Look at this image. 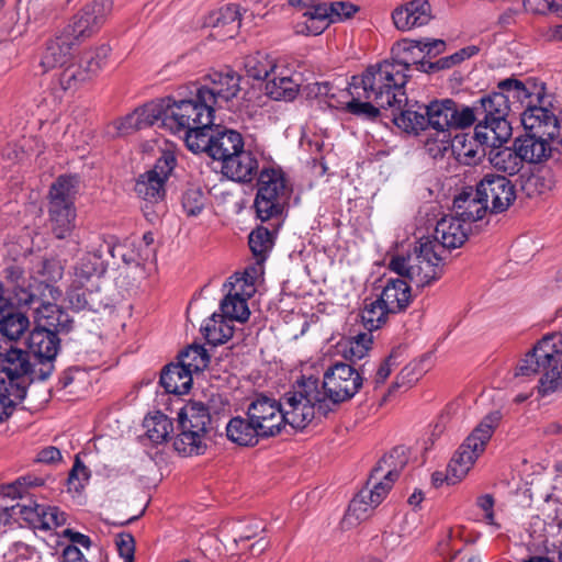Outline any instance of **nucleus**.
I'll return each mask as SVG.
<instances>
[{
    "mask_svg": "<svg viewBox=\"0 0 562 562\" xmlns=\"http://www.w3.org/2000/svg\"><path fill=\"white\" fill-rule=\"evenodd\" d=\"M411 65L398 60H383L353 76L350 93L373 101L385 112L394 104L406 101L405 86Z\"/></svg>",
    "mask_w": 562,
    "mask_h": 562,
    "instance_id": "2",
    "label": "nucleus"
},
{
    "mask_svg": "<svg viewBox=\"0 0 562 562\" xmlns=\"http://www.w3.org/2000/svg\"><path fill=\"white\" fill-rule=\"evenodd\" d=\"M317 379L308 378L299 382L292 391L286 392L281 400L284 424L294 429H304L315 418V401Z\"/></svg>",
    "mask_w": 562,
    "mask_h": 562,
    "instance_id": "12",
    "label": "nucleus"
},
{
    "mask_svg": "<svg viewBox=\"0 0 562 562\" xmlns=\"http://www.w3.org/2000/svg\"><path fill=\"white\" fill-rule=\"evenodd\" d=\"M36 273L40 274L43 280L37 281L40 290L44 289L49 292L54 297V293L60 294V292L52 286L50 282H56L63 277V267L55 259H42L36 268Z\"/></svg>",
    "mask_w": 562,
    "mask_h": 562,
    "instance_id": "54",
    "label": "nucleus"
},
{
    "mask_svg": "<svg viewBox=\"0 0 562 562\" xmlns=\"http://www.w3.org/2000/svg\"><path fill=\"white\" fill-rule=\"evenodd\" d=\"M111 48L110 46L103 44L94 49H90L85 53L83 57L81 58V64H83L85 68L87 70L92 69L93 70V78L97 76V74L100 71V69L105 64L109 55H110Z\"/></svg>",
    "mask_w": 562,
    "mask_h": 562,
    "instance_id": "62",
    "label": "nucleus"
},
{
    "mask_svg": "<svg viewBox=\"0 0 562 562\" xmlns=\"http://www.w3.org/2000/svg\"><path fill=\"white\" fill-rule=\"evenodd\" d=\"M29 317L13 306H0V334L9 340H18L29 328Z\"/></svg>",
    "mask_w": 562,
    "mask_h": 562,
    "instance_id": "40",
    "label": "nucleus"
},
{
    "mask_svg": "<svg viewBox=\"0 0 562 562\" xmlns=\"http://www.w3.org/2000/svg\"><path fill=\"white\" fill-rule=\"evenodd\" d=\"M205 25L211 29L210 37L217 41L234 38L241 25L239 4L229 3L209 14Z\"/></svg>",
    "mask_w": 562,
    "mask_h": 562,
    "instance_id": "23",
    "label": "nucleus"
},
{
    "mask_svg": "<svg viewBox=\"0 0 562 562\" xmlns=\"http://www.w3.org/2000/svg\"><path fill=\"white\" fill-rule=\"evenodd\" d=\"M387 112L389 114L385 116L390 117L398 128L406 133L418 134L428 128L425 105L418 106V110H412L407 106L406 100L405 102H401L398 106L394 104Z\"/></svg>",
    "mask_w": 562,
    "mask_h": 562,
    "instance_id": "33",
    "label": "nucleus"
},
{
    "mask_svg": "<svg viewBox=\"0 0 562 562\" xmlns=\"http://www.w3.org/2000/svg\"><path fill=\"white\" fill-rule=\"evenodd\" d=\"M539 105H528L521 113L526 134L514 140L524 162L541 164L549 159L562 165V111L555 114L538 98Z\"/></svg>",
    "mask_w": 562,
    "mask_h": 562,
    "instance_id": "1",
    "label": "nucleus"
},
{
    "mask_svg": "<svg viewBox=\"0 0 562 562\" xmlns=\"http://www.w3.org/2000/svg\"><path fill=\"white\" fill-rule=\"evenodd\" d=\"M501 420V414L493 412L486 415L465 438L451 458L448 467L453 481H462L472 469L477 458L485 451Z\"/></svg>",
    "mask_w": 562,
    "mask_h": 562,
    "instance_id": "9",
    "label": "nucleus"
},
{
    "mask_svg": "<svg viewBox=\"0 0 562 562\" xmlns=\"http://www.w3.org/2000/svg\"><path fill=\"white\" fill-rule=\"evenodd\" d=\"M106 271L102 260L101 250L88 252L74 268V278L70 284L89 285L98 284L100 277Z\"/></svg>",
    "mask_w": 562,
    "mask_h": 562,
    "instance_id": "35",
    "label": "nucleus"
},
{
    "mask_svg": "<svg viewBox=\"0 0 562 562\" xmlns=\"http://www.w3.org/2000/svg\"><path fill=\"white\" fill-rule=\"evenodd\" d=\"M386 495L385 488L376 486V483H371L370 480H367L366 485L350 502L345 521L353 524L368 519L373 509L381 504Z\"/></svg>",
    "mask_w": 562,
    "mask_h": 562,
    "instance_id": "24",
    "label": "nucleus"
},
{
    "mask_svg": "<svg viewBox=\"0 0 562 562\" xmlns=\"http://www.w3.org/2000/svg\"><path fill=\"white\" fill-rule=\"evenodd\" d=\"M363 368L355 369L351 364L336 362L330 366L323 376V389L333 403H344L351 400L362 387Z\"/></svg>",
    "mask_w": 562,
    "mask_h": 562,
    "instance_id": "13",
    "label": "nucleus"
},
{
    "mask_svg": "<svg viewBox=\"0 0 562 562\" xmlns=\"http://www.w3.org/2000/svg\"><path fill=\"white\" fill-rule=\"evenodd\" d=\"M222 172L234 181L250 182L258 173V160L243 148L222 164Z\"/></svg>",
    "mask_w": 562,
    "mask_h": 562,
    "instance_id": "32",
    "label": "nucleus"
},
{
    "mask_svg": "<svg viewBox=\"0 0 562 562\" xmlns=\"http://www.w3.org/2000/svg\"><path fill=\"white\" fill-rule=\"evenodd\" d=\"M210 362L206 349L201 345H192L179 353V363L189 369V373L204 370Z\"/></svg>",
    "mask_w": 562,
    "mask_h": 562,
    "instance_id": "53",
    "label": "nucleus"
},
{
    "mask_svg": "<svg viewBox=\"0 0 562 562\" xmlns=\"http://www.w3.org/2000/svg\"><path fill=\"white\" fill-rule=\"evenodd\" d=\"M221 314L214 313L202 327L206 341L213 346L228 341L234 334V327L229 319L226 321Z\"/></svg>",
    "mask_w": 562,
    "mask_h": 562,
    "instance_id": "47",
    "label": "nucleus"
},
{
    "mask_svg": "<svg viewBox=\"0 0 562 562\" xmlns=\"http://www.w3.org/2000/svg\"><path fill=\"white\" fill-rule=\"evenodd\" d=\"M180 432L173 441L175 449L183 456L203 454L207 448V435L215 423L204 403L190 401L178 414Z\"/></svg>",
    "mask_w": 562,
    "mask_h": 562,
    "instance_id": "7",
    "label": "nucleus"
},
{
    "mask_svg": "<svg viewBox=\"0 0 562 562\" xmlns=\"http://www.w3.org/2000/svg\"><path fill=\"white\" fill-rule=\"evenodd\" d=\"M428 128L442 135L437 145L436 153L443 154L450 147L451 130H463L473 124L470 106L460 105L452 99L434 100L425 105Z\"/></svg>",
    "mask_w": 562,
    "mask_h": 562,
    "instance_id": "8",
    "label": "nucleus"
},
{
    "mask_svg": "<svg viewBox=\"0 0 562 562\" xmlns=\"http://www.w3.org/2000/svg\"><path fill=\"white\" fill-rule=\"evenodd\" d=\"M408 462V458L403 447H396L390 453L383 456L375 467L371 470L368 480L376 483V486L385 488L389 494L394 482L398 479L401 472Z\"/></svg>",
    "mask_w": 562,
    "mask_h": 562,
    "instance_id": "22",
    "label": "nucleus"
},
{
    "mask_svg": "<svg viewBox=\"0 0 562 562\" xmlns=\"http://www.w3.org/2000/svg\"><path fill=\"white\" fill-rule=\"evenodd\" d=\"M289 3L297 8L302 11L301 15L296 19L293 30L297 35L311 36L312 32H306L301 26H310V16H315V9L322 8L325 5V0H289Z\"/></svg>",
    "mask_w": 562,
    "mask_h": 562,
    "instance_id": "56",
    "label": "nucleus"
},
{
    "mask_svg": "<svg viewBox=\"0 0 562 562\" xmlns=\"http://www.w3.org/2000/svg\"><path fill=\"white\" fill-rule=\"evenodd\" d=\"M268 78L266 93L273 100H293L297 93V83L289 76Z\"/></svg>",
    "mask_w": 562,
    "mask_h": 562,
    "instance_id": "52",
    "label": "nucleus"
},
{
    "mask_svg": "<svg viewBox=\"0 0 562 562\" xmlns=\"http://www.w3.org/2000/svg\"><path fill=\"white\" fill-rule=\"evenodd\" d=\"M60 340L56 333L49 331L38 326L31 331L27 345L29 353H32L35 358V366H37L36 376L40 381L47 380L54 369V361L59 350Z\"/></svg>",
    "mask_w": 562,
    "mask_h": 562,
    "instance_id": "17",
    "label": "nucleus"
},
{
    "mask_svg": "<svg viewBox=\"0 0 562 562\" xmlns=\"http://www.w3.org/2000/svg\"><path fill=\"white\" fill-rule=\"evenodd\" d=\"M37 366L30 360V353L12 346L8 348L0 347V374L7 376L33 378L36 376Z\"/></svg>",
    "mask_w": 562,
    "mask_h": 562,
    "instance_id": "28",
    "label": "nucleus"
},
{
    "mask_svg": "<svg viewBox=\"0 0 562 562\" xmlns=\"http://www.w3.org/2000/svg\"><path fill=\"white\" fill-rule=\"evenodd\" d=\"M396 29L407 31L423 26L431 20V7L428 0H411L392 14Z\"/></svg>",
    "mask_w": 562,
    "mask_h": 562,
    "instance_id": "29",
    "label": "nucleus"
},
{
    "mask_svg": "<svg viewBox=\"0 0 562 562\" xmlns=\"http://www.w3.org/2000/svg\"><path fill=\"white\" fill-rule=\"evenodd\" d=\"M144 427L149 440L156 445L165 442L173 430L171 419L160 412L145 418Z\"/></svg>",
    "mask_w": 562,
    "mask_h": 562,
    "instance_id": "51",
    "label": "nucleus"
},
{
    "mask_svg": "<svg viewBox=\"0 0 562 562\" xmlns=\"http://www.w3.org/2000/svg\"><path fill=\"white\" fill-rule=\"evenodd\" d=\"M359 8L348 1L326 2L324 7L315 9V16H310L308 25L301 26L306 32H312L311 36L322 34L330 24L350 19Z\"/></svg>",
    "mask_w": 562,
    "mask_h": 562,
    "instance_id": "25",
    "label": "nucleus"
},
{
    "mask_svg": "<svg viewBox=\"0 0 562 562\" xmlns=\"http://www.w3.org/2000/svg\"><path fill=\"white\" fill-rule=\"evenodd\" d=\"M177 159L172 151H164L154 168L140 175L135 183L136 194L151 203L161 202L166 195L165 182L176 167Z\"/></svg>",
    "mask_w": 562,
    "mask_h": 562,
    "instance_id": "15",
    "label": "nucleus"
},
{
    "mask_svg": "<svg viewBox=\"0 0 562 562\" xmlns=\"http://www.w3.org/2000/svg\"><path fill=\"white\" fill-rule=\"evenodd\" d=\"M78 44L64 31L60 35L49 40L41 59L44 71L54 68H63L72 61V53Z\"/></svg>",
    "mask_w": 562,
    "mask_h": 562,
    "instance_id": "30",
    "label": "nucleus"
},
{
    "mask_svg": "<svg viewBox=\"0 0 562 562\" xmlns=\"http://www.w3.org/2000/svg\"><path fill=\"white\" fill-rule=\"evenodd\" d=\"M226 436L227 438L239 445L246 447H254L258 443L261 435L254 424L248 417H234L229 420L226 426Z\"/></svg>",
    "mask_w": 562,
    "mask_h": 562,
    "instance_id": "42",
    "label": "nucleus"
},
{
    "mask_svg": "<svg viewBox=\"0 0 562 562\" xmlns=\"http://www.w3.org/2000/svg\"><path fill=\"white\" fill-rule=\"evenodd\" d=\"M373 338L371 334L361 333L349 339L344 349V357L351 362L363 359L371 350Z\"/></svg>",
    "mask_w": 562,
    "mask_h": 562,
    "instance_id": "58",
    "label": "nucleus"
},
{
    "mask_svg": "<svg viewBox=\"0 0 562 562\" xmlns=\"http://www.w3.org/2000/svg\"><path fill=\"white\" fill-rule=\"evenodd\" d=\"M469 227L454 215H446L439 220L434 231V241L442 255L445 249L461 247L468 239Z\"/></svg>",
    "mask_w": 562,
    "mask_h": 562,
    "instance_id": "27",
    "label": "nucleus"
},
{
    "mask_svg": "<svg viewBox=\"0 0 562 562\" xmlns=\"http://www.w3.org/2000/svg\"><path fill=\"white\" fill-rule=\"evenodd\" d=\"M36 315V326L49 329V331L56 333H69L72 328V319L68 313L61 310L58 305L52 303H45L41 297V301L32 306Z\"/></svg>",
    "mask_w": 562,
    "mask_h": 562,
    "instance_id": "31",
    "label": "nucleus"
},
{
    "mask_svg": "<svg viewBox=\"0 0 562 562\" xmlns=\"http://www.w3.org/2000/svg\"><path fill=\"white\" fill-rule=\"evenodd\" d=\"M390 314L392 313L389 312V308L379 297L370 302L366 300L361 310V321L364 328L372 331L381 328L386 323Z\"/></svg>",
    "mask_w": 562,
    "mask_h": 562,
    "instance_id": "50",
    "label": "nucleus"
},
{
    "mask_svg": "<svg viewBox=\"0 0 562 562\" xmlns=\"http://www.w3.org/2000/svg\"><path fill=\"white\" fill-rule=\"evenodd\" d=\"M7 300L13 301L18 306L32 307L41 301L37 281L27 276L25 269L18 260L8 262L3 270Z\"/></svg>",
    "mask_w": 562,
    "mask_h": 562,
    "instance_id": "14",
    "label": "nucleus"
},
{
    "mask_svg": "<svg viewBox=\"0 0 562 562\" xmlns=\"http://www.w3.org/2000/svg\"><path fill=\"white\" fill-rule=\"evenodd\" d=\"M257 186L254 203L257 216L262 222L280 216L289 199L283 172L274 168L262 169Z\"/></svg>",
    "mask_w": 562,
    "mask_h": 562,
    "instance_id": "11",
    "label": "nucleus"
},
{
    "mask_svg": "<svg viewBox=\"0 0 562 562\" xmlns=\"http://www.w3.org/2000/svg\"><path fill=\"white\" fill-rule=\"evenodd\" d=\"M112 5L111 0H95L86 4L74 15L64 32L79 45L81 41L99 31L112 11Z\"/></svg>",
    "mask_w": 562,
    "mask_h": 562,
    "instance_id": "16",
    "label": "nucleus"
},
{
    "mask_svg": "<svg viewBox=\"0 0 562 562\" xmlns=\"http://www.w3.org/2000/svg\"><path fill=\"white\" fill-rule=\"evenodd\" d=\"M49 226L53 235L58 239L70 236L75 228V205H48Z\"/></svg>",
    "mask_w": 562,
    "mask_h": 562,
    "instance_id": "41",
    "label": "nucleus"
},
{
    "mask_svg": "<svg viewBox=\"0 0 562 562\" xmlns=\"http://www.w3.org/2000/svg\"><path fill=\"white\" fill-rule=\"evenodd\" d=\"M488 161L497 171L508 176L517 175L524 167V161L515 146L494 147L488 151Z\"/></svg>",
    "mask_w": 562,
    "mask_h": 562,
    "instance_id": "43",
    "label": "nucleus"
},
{
    "mask_svg": "<svg viewBox=\"0 0 562 562\" xmlns=\"http://www.w3.org/2000/svg\"><path fill=\"white\" fill-rule=\"evenodd\" d=\"M93 79V70L83 64L69 63L58 74V83L64 91H75Z\"/></svg>",
    "mask_w": 562,
    "mask_h": 562,
    "instance_id": "44",
    "label": "nucleus"
},
{
    "mask_svg": "<svg viewBox=\"0 0 562 562\" xmlns=\"http://www.w3.org/2000/svg\"><path fill=\"white\" fill-rule=\"evenodd\" d=\"M248 244L254 256L263 260L272 247L271 233L265 227L257 228L250 233Z\"/></svg>",
    "mask_w": 562,
    "mask_h": 562,
    "instance_id": "61",
    "label": "nucleus"
},
{
    "mask_svg": "<svg viewBox=\"0 0 562 562\" xmlns=\"http://www.w3.org/2000/svg\"><path fill=\"white\" fill-rule=\"evenodd\" d=\"M244 68L248 77L268 81V78L273 75L277 64L268 54L257 52L245 57Z\"/></svg>",
    "mask_w": 562,
    "mask_h": 562,
    "instance_id": "48",
    "label": "nucleus"
},
{
    "mask_svg": "<svg viewBox=\"0 0 562 562\" xmlns=\"http://www.w3.org/2000/svg\"><path fill=\"white\" fill-rule=\"evenodd\" d=\"M477 194L482 196L491 213H503L516 200V187L505 176L487 173L476 184Z\"/></svg>",
    "mask_w": 562,
    "mask_h": 562,
    "instance_id": "18",
    "label": "nucleus"
},
{
    "mask_svg": "<svg viewBox=\"0 0 562 562\" xmlns=\"http://www.w3.org/2000/svg\"><path fill=\"white\" fill-rule=\"evenodd\" d=\"M520 179V189L529 199L546 195L555 187L554 175L549 169H538L529 175H522Z\"/></svg>",
    "mask_w": 562,
    "mask_h": 562,
    "instance_id": "38",
    "label": "nucleus"
},
{
    "mask_svg": "<svg viewBox=\"0 0 562 562\" xmlns=\"http://www.w3.org/2000/svg\"><path fill=\"white\" fill-rule=\"evenodd\" d=\"M33 378L7 376L0 374V398L13 406L19 405L25 397Z\"/></svg>",
    "mask_w": 562,
    "mask_h": 562,
    "instance_id": "46",
    "label": "nucleus"
},
{
    "mask_svg": "<svg viewBox=\"0 0 562 562\" xmlns=\"http://www.w3.org/2000/svg\"><path fill=\"white\" fill-rule=\"evenodd\" d=\"M350 94L352 99L347 102L346 111L352 115L375 121L381 116L382 111H384V109L380 108L378 104L374 105L373 101L364 100L363 97H359L353 93Z\"/></svg>",
    "mask_w": 562,
    "mask_h": 562,
    "instance_id": "57",
    "label": "nucleus"
},
{
    "mask_svg": "<svg viewBox=\"0 0 562 562\" xmlns=\"http://www.w3.org/2000/svg\"><path fill=\"white\" fill-rule=\"evenodd\" d=\"M44 483L45 479L27 474L8 485L4 495L21 499L12 508L31 527L52 530L66 524V514L56 506L37 504L33 496L27 494V488L42 486Z\"/></svg>",
    "mask_w": 562,
    "mask_h": 562,
    "instance_id": "5",
    "label": "nucleus"
},
{
    "mask_svg": "<svg viewBox=\"0 0 562 562\" xmlns=\"http://www.w3.org/2000/svg\"><path fill=\"white\" fill-rule=\"evenodd\" d=\"M498 91H493L482 97L473 106H470L473 123L477 117L488 124L502 140H507L512 135L510 122L508 121L512 111L510 98L524 102L531 97V92L525 83L515 78H506L497 83Z\"/></svg>",
    "mask_w": 562,
    "mask_h": 562,
    "instance_id": "4",
    "label": "nucleus"
},
{
    "mask_svg": "<svg viewBox=\"0 0 562 562\" xmlns=\"http://www.w3.org/2000/svg\"><path fill=\"white\" fill-rule=\"evenodd\" d=\"M160 385L167 393L186 394L191 389L192 375L180 363H170L161 371Z\"/></svg>",
    "mask_w": 562,
    "mask_h": 562,
    "instance_id": "39",
    "label": "nucleus"
},
{
    "mask_svg": "<svg viewBox=\"0 0 562 562\" xmlns=\"http://www.w3.org/2000/svg\"><path fill=\"white\" fill-rule=\"evenodd\" d=\"M207 201V196L201 188H189L182 195V207L188 216L199 215Z\"/></svg>",
    "mask_w": 562,
    "mask_h": 562,
    "instance_id": "60",
    "label": "nucleus"
},
{
    "mask_svg": "<svg viewBox=\"0 0 562 562\" xmlns=\"http://www.w3.org/2000/svg\"><path fill=\"white\" fill-rule=\"evenodd\" d=\"M66 301L74 311H90L98 313L109 305V299L101 291L99 284L80 285L70 284L67 290Z\"/></svg>",
    "mask_w": 562,
    "mask_h": 562,
    "instance_id": "26",
    "label": "nucleus"
},
{
    "mask_svg": "<svg viewBox=\"0 0 562 562\" xmlns=\"http://www.w3.org/2000/svg\"><path fill=\"white\" fill-rule=\"evenodd\" d=\"M77 183L75 176H59L50 186L48 205H74Z\"/></svg>",
    "mask_w": 562,
    "mask_h": 562,
    "instance_id": "49",
    "label": "nucleus"
},
{
    "mask_svg": "<svg viewBox=\"0 0 562 562\" xmlns=\"http://www.w3.org/2000/svg\"><path fill=\"white\" fill-rule=\"evenodd\" d=\"M477 53H479L477 46L471 45V46L463 47L460 50L456 52L454 54L447 56V57H442L435 63H430V61L427 63L428 68L425 69V71L429 72V71L451 68L452 66H456V65L462 63L463 60L476 55Z\"/></svg>",
    "mask_w": 562,
    "mask_h": 562,
    "instance_id": "59",
    "label": "nucleus"
},
{
    "mask_svg": "<svg viewBox=\"0 0 562 562\" xmlns=\"http://www.w3.org/2000/svg\"><path fill=\"white\" fill-rule=\"evenodd\" d=\"M220 307L222 312L221 315L228 318L229 322L238 321L244 323L249 318L250 315L246 300L238 293L227 294L222 300Z\"/></svg>",
    "mask_w": 562,
    "mask_h": 562,
    "instance_id": "55",
    "label": "nucleus"
},
{
    "mask_svg": "<svg viewBox=\"0 0 562 562\" xmlns=\"http://www.w3.org/2000/svg\"><path fill=\"white\" fill-rule=\"evenodd\" d=\"M379 299L385 304L389 312L400 313L406 310L411 303V286L405 280L390 279L386 281Z\"/></svg>",
    "mask_w": 562,
    "mask_h": 562,
    "instance_id": "37",
    "label": "nucleus"
},
{
    "mask_svg": "<svg viewBox=\"0 0 562 562\" xmlns=\"http://www.w3.org/2000/svg\"><path fill=\"white\" fill-rule=\"evenodd\" d=\"M402 353V347L398 346L394 348L391 353L380 363L375 376L374 383L376 385L383 384L385 380L391 374L394 367L398 363L396 362L397 357Z\"/></svg>",
    "mask_w": 562,
    "mask_h": 562,
    "instance_id": "64",
    "label": "nucleus"
},
{
    "mask_svg": "<svg viewBox=\"0 0 562 562\" xmlns=\"http://www.w3.org/2000/svg\"><path fill=\"white\" fill-rule=\"evenodd\" d=\"M191 98L173 100L172 98H164L165 119L164 127L172 133H183L200 124H212L214 120V111L207 102L196 94V89L190 92Z\"/></svg>",
    "mask_w": 562,
    "mask_h": 562,
    "instance_id": "10",
    "label": "nucleus"
},
{
    "mask_svg": "<svg viewBox=\"0 0 562 562\" xmlns=\"http://www.w3.org/2000/svg\"><path fill=\"white\" fill-rule=\"evenodd\" d=\"M487 211L488 206L485 201L482 200V196H479L477 189L475 193L472 189L470 191H463L453 200V215L465 225L482 220Z\"/></svg>",
    "mask_w": 562,
    "mask_h": 562,
    "instance_id": "34",
    "label": "nucleus"
},
{
    "mask_svg": "<svg viewBox=\"0 0 562 562\" xmlns=\"http://www.w3.org/2000/svg\"><path fill=\"white\" fill-rule=\"evenodd\" d=\"M477 124L474 128V138L481 144L486 145L491 148L497 147L496 143L499 145L505 143L506 140H502L496 133H494V130L488 124L483 123L482 117H477L476 121Z\"/></svg>",
    "mask_w": 562,
    "mask_h": 562,
    "instance_id": "63",
    "label": "nucleus"
},
{
    "mask_svg": "<svg viewBox=\"0 0 562 562\" xmlns=\"http://www.w3.org/2000/svg\"><path fill=\"white\" fill-rule=\"evenodd\" d=\"M165 110L164 99H158L135 109L132 113L117 120L115 126L124 135L153 126L158 122L164 127Z\"/></svg>",
    "mask_w": 562,
    "mask_h": 562,
    "instance_id": "21",
    "label": "nucleus"
},
{
    "mask_svg": "<svg viewBox=\"0 0 562 562\" xmlns=\"http://www.w3.org/2000/svg\"><path fill=\"white\" fill-rule=\"evenodd\" d=\"M247 417L254 422L261 438L274 437L285 426L281 402L268 396H259L252 401L247 408Z\"/></svg>",
    "mask_w": 562,
    "mask_h": 562,
    "instance_id": "20",
    "label": "nucleus"
},
{
    "mask_svg": "<svg viewBox=\"0 0 562 562\" xmlns=\"http://www.w3.org/2000/svg\"><path fill=\"white\" fill-rule=\"evenodd\" d=\"M442 261L439 246L426 237L420 238L407 256L393 257L390 261V269L407 278L417 288H424L441 277Z\"/></svg>",
    "mask_w": 562,
    "mask_h": 562,
    "instance_id": "6",
    "label": "nucleus"
},
{
    "mask_svg": "<svg viewBox=\"0 0 562 562\" xmlns=\"http://www.w3.org/2000/svg\"><path fill=\"white\" fill-rule=\"evenodd\" d=\"M541 374L538 393L548 396L562 390V334L543 336L518 362L515 376Z\"/></svg>",
    "mask_w": 562,
    "mask_h": 562,
    "instance_id": "3",
    "label": "nucleus"
},
{
    "mask_svg": "<svg viewBox=\"0 0 562 562\" xmlns=\"http://www.w3.org/2000/svg\"><path fill=\"white\" fill-rule=\"evenodd\" d=\"M210 86L193 83L196 94L207 102L215 111L216 106H222L237 97L240 90V77L233 70L226 72H213L209 75Z\"/></svg>",
    "mask_w": 562,
    "mask_h": 562,
    "instance_id": "19",
    "label": "nucleus"
},
{
    "mask_svg": "<svg viewBox=\"0 0 562 562\" xmlns=\"http://www.w3.org/2000/svg\"><path fill=\"white\" fill-rule=\"evenodd\" d=\"M244 147V139L240 133L216 125L211 146V157L221 160L222 164Z\"/></svg>",
    "mask_w": 562,
    "mask_h": 562,
    "instance_id": "36",
    "label": "nucleus"
},
{
    "mask_svg": "<svg viewBox=\"0 0 562 562\" xmlns=\"http://www.w3.org/2000/svg\"><path fill=\"white\" fill-rule=\"evenodd\" d=\"M215 126L212 124H200L196 127L190 128L184 134V142L189 150L192 153H206L211 157V146H213V138Z\"/></svg>",
    "mask_w": 562,
    "mask_h": 562,
    "instance_id": "45",
    "label": "nucleus"
}]
</instances>
